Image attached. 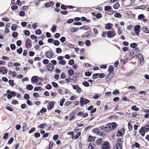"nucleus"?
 Masks as SVG:
<instances>
[{"instance_id": "obj_1", "label": "nucleus", "mask_w": 149, "mask_h": 149, "mask_svg": "<svg viewBox=\"0 0 149 149\" xmlns=\"http://www.w3.org/2000/svg\"><path fill=\"white\" fill-rule=\"evenodd\" d=\"M149 132V126L146 125L144 127H142L139 131V133L142 136H144L145 132Z\"/></svg>"}, {"instance_id": "obj_2", "label": "nucleus", "mask_w": 149, "mask_h": 149, "mask_svg": "<svg viewBox=\"0 0 149 149\" xmlns=\"http://www.w3.org/2000/svg\"><path fill=\"white\" fill-rule=\"evenodd\" d=\"M80 102L81 106L82 107L84 105L87 104L90 102V101L87 99L84 98L83 97H81L80 99Z\"/></svg>"}, {"instance_id": "obj_3", "label": "nucleus", "mask_w": 149, "mask_h": 149, "mask_svg": "<svg viewBox=\"0 0 149 149\" xmlns=\"http://www.w3.org/2000/svg\"><path fill=\"white\" fill-rule=\"evenodd\" d=\"M116 35L115 32L113 31H108L107 32V36L109 38H112Z\"/></svg>"}, {"instance_id": "obj_4", "label": "nucleus", "mask_w": 149, "mask_h": 149, "mask_svg": "<svg viewBox=\"0 0 149 149\" xmlns=\"http://www.w3.org/2000/svg\"><path fill=\"white\" fill-rule=\"evenodd\" d=\"M110 145L107 142H104L102 143V149H110Z\"/></svg>"}, {"instance_id": "obj_5", "label": "nucleus", "mask_w": 149, "mask_h": 149, "mask_svg": "<svg viewBox=\"0 0 149 149\" xmlns=\"http://www.w3.org/2000/svg\"><path fill=\"white\" fill-rule=\"evenodd\" d=\"M25 46L27 48H30L31 47V41L29 39H28L26 40Z\"/></svg>"}, {"instance_id": "obj_6", "label": "nucleus", "mask_w": 149, "mask_h": 149, "mask_svg": "<svg viewBox=\"0 0 149 149\" xmlns=\"http://www.w3.org/2000/svg\"><path fill=\"white\" fill-rule=\"evenodd\" d=\"M45 56L48 58H51L53 56V53L51 50L47 51L45 54Z\"/></svg>"}, {"instance_id": "obj_7", "label": "nucleus", "mask_w": 149, "mask_h": 149, "mask_svg": "<svg viewBox=\"0 0 149 149\" xmlns=\"http://www.w3.org/2000/svg\"><path fill=\"white\" fill-rule=\"evenodd\" d=\"M108 125L110 129L111 130H113L116 128L117 125L115 123L113 122L109 124Z\"/></svg>"}, {"instance_id": "obj_8", "label": "nucleus", "mask_w": 149, "mask_h": 149, "mask_svg": "<svg viewBox=\"0 0 149 149\" xmlns=\"http://www.w3.org/2000/svg\"><path fill=\"white\" fill-rule=\"evenodd\" d=\"M140 29L141 26L140 25H137L134 26V31L137 35L139 34Z\"/></svg>"}, {"instance_id": "obj_9", "label": "nucleus", "mask_w": 149, "mask_h": 149, "mask_svg": "<svg viewBox=\"0 0 149 149\" xmlns=\"http://www.w3.org/2000/svg\"><path fill=\"white\" fill-rule=\"evenodd\" d=\"M54 104V102H50L47 105V108L48 109L51 110L53 108Z\"/></svg>"}, {"instance_id": "obj_10", "label": "nucleus", "mask_w": 149, "mask_h": 149, "mask_svg": "<svg viewBox=\"0 0 149 149\" xmlns=\"http://www.w3.org/2000/svg\"><path fill=\"white\" fill-rule=\"evenodd\" d=\"M124 129L119 130L117 133L116 136H120L124 134Z\"/></svg>"}, {"instance_id": "obj_11", "label": "nucleus", "mask_w": 149, "mask_h": 149, "mask_svg": "<svg viewBox=\"0 0 149 149\" xmlns=\"http://www.w3.org/2000/svg\"><path fill=\"white\" fill-rule=\"evenodd\" d=\"M7 70L4 67H2L0 68V73L1 74H5L7 73Z\"/></svg>"}, {"instance_id": "obj_12", "label": "nucleus", "mask_w": 149, "mask_h": 149, "mask_svg": "<svg viewBox=\"0 0 149 149\" xmlns=\"http://www.w3.org/2000/svg\"><path fill=\"white\" fill-rule=\"evenodd\" d=\"M47 67L48 70L49 71H51L53 69L54 66L52 64L49 63L47 65Z\"/></svg>"}, {"instance_id": "obj_13", "label": "nucleus", "mask_w": 149, "mask_h": 149, "mask_svg": "<svg viewBox=\"0 0 149 149\" xmlns=\"http://www.w3.org/2000/svg\"><path fill=\"white\" fill-rule=\"evenodd\" d=\"M113 24L111 23H108L106 24L105 26V29L107 30L110 29L113 26Z\"/></svg>"}, {"instance_id": "obj_14", "label": "nucleus", "mask_w": 149, "mask_h": 149, "mask_svg": "<svg viewBox=\"0 0 149 149\" xmlns=\"http://www.w3.org/2000/svg\"><path fill=\"white\" fill-rule=\"evenodd\" d=\"M38 80V77L36 76H33L31 78V82L36 83Z\"/></svg>"}, {"instance_id": "obj_15", "label": "nucleus", "mask_w": 149, "mask_h": 149, "mask_svg": "<svg viewBox=\"0 0 149 149\" xmlns=\"http://www.w3.org/2000/svg\"><path fill=\"white\" fill-rule=\"evenodd\" d=\"M114 149H122L121 144L120 143H117L114 147Z\"/></svg>"}, {"instance_id": "obj_16", "label": "nucleus", "mask_w": 149, "mask_h": 149, "mask_svg": "<svg viewBox=\"0 0 149 149\" xmlns=\"http://www.w3.org/2000/svg\"><path fill=\"white\" fill-rule=\"evenodd\" d=\"M103 139L101 138H100L97 140L96 141V142L97 145H101L102 144V143H103Z\"/></svg>"}, {"instance_id": "obj_17", "label": "nucleus", "mask_w": 149, "mask_h": 149, "mask_svg": "<svg viewBox=\"0 0 149 149\" xmlns=\"http://www.w3.org/2000/svg\"><path fill=\"white\" fill-rule=\"evenodd\" d=\"M112 76H111L110 74H109L106 77V79L107 81H110L112 78Z\"/></svg>"}, {"instance_id": "obj_18", "label": "nucleus", "mask_w": 149, "mask_h": 149, "mask_svg": "<svg viewBox=\"0 0 149 149\" xmlns=\"http://www.w3.org/2000/svg\"><path fill=\"white\" fill-rule=\"evenodd\" d=\"M90 32L89 31L85 33L82 36L83 38H86L90 36Z\"/></svg>"}, {"instance_id": "obj_19", "label": "nucleus", "mask_w": 149, "mask_h": 149, "mask_svg": "<svg viewBox=\"0 0 149 149\" xmlns=\"http://www.w3.org/2000/svg\"><path fill=\"white\" fill-rule=\"evenodd\" d=\"M93 132L96 134H98L100 132V130L97 128H96L93 129L92 131Z\"/></svg>"}, {"instance_id": "obj_20", "label": "nucleus", "mask_w": 149, "mask_h": 149, "mask_svg": "<svg viewBox=\"0 0 149 149\" xmlns=\"http://www.w3.org/2000/svg\"><path fill=\"white\" fill-rule=\"evenodd\" d=\"M17 26L15 24H13L12 26L11 29L13 31H15L17 29Z\"/></svg>"}, {"instance_id": "obj_21", "label": "nucleus", "mask_w": 149, "mask_h": 149, "mask_svg": "<svg viewBox=\"0 0 149 149\" xmlns=\"http://www.w3.org/2000/svg\"><path fill=\"white\" fill-rule=\"evenodd\" d=\"M54 4L52 2H51L48 3H46L45 4V6L46 7H48L51 6L53 5Z\"/></svg>"}, {"instance_id": "obj_22", "label": "nucleus", "mask_w": 149, "mask_h": 149, "mask_svg": "<svg viewBox=\"0 0 149 149\" xmlns=\"http://www.w3.org/2000/svg\"><path fill=\"white\" fill-rule=\"evenodd\" d=\"M79 29L77 28H73L70 29V31L72 33H74L76 31H78Z\"/></svg>"}, {"instance_id": "obj_23", "label": "nucleus", "mask_w": 149, "mask_h": 149, "mask_svg": "<svg viewBox=\"0 0 149 149\" xmlns=\"http://www.w3.org/2000/svg\"><path fill=\"white\" fill-rule=\"evenodd\" d=\"M103 128L104 131H105L108 132L111 130L109 128V127L108 125H107L106 127H103Z\"/></svg>"}, {"instance_id": "obj_24", "label": "nucleus", "mask_w": 149, "mask_h": 149, "mask_svg": "<svg viewBox=\"0 0 149 149\" xmlns=\"http://www.w3.org/2000/svg\"><path fill=\"white\" fill-rule=\"evenodd\" d=\"M114 16L118 18H121L122 17L121 15L118 13H117L114 14Z\"/></svg>"}, {"instance_id": "obj_25", "label": "nucleus", "mask_w": 149, "mask_h": 149, "mask_svg": "<svg viewBox=\"0 0 149 149\" xmlns=\"http://www.w3.org/2000/svg\"><path fill=\"white\" fill-rule=\"evenodd\" d=\"M95 137H93L91 136H89L88 139V141L89 142H92L94 141Z\"/></svg>"}, {"instance_id": "obj_26", "label": "nucleus", "mask_w": 149, "mask_h": 149, "mask_svg": "<svg viewBox=\"0 0 149 149\" xmlns=\"http://www.w3.org/2000/svg\"><path fill=\"white\" fill-rule=\"evenodd\" d=\"M85 43L86 46H89L91 45V42L89 40H87L85 42Z\"/></svg>"}, {"instance_id": "obj_27", "label": "nucleus", "mask_w": 149, "mask_h": 149, "mask_svg": "<svg viewBox=\"0 0 149 149\" xmlns=\"http://www.w3.org/2000/svg\"><path fill=\"white\" fill-rule=\"evenodd\" d=\"M94 146V144H93V143H90L88 145V148H89V149H94V148L93 146Z\"/></svg>"}, {"instance_id": "obj_28", "label": "nucleus", "mask_w": 149, "mask_h": 149, "mask_svg": "<svg viewBox=\"0 0 149 149\" xmlns=\"http://www.w3.org/2000/svg\"><path fill=\"white\" fill-rule=\"evenodd\" d=\"M33 87L32 85L29 84L27 85L26 89L29 90H31L33 89Z\"/></svg>"}, {"instance_id": "obj_29", "label": "nucleus", "mask_w": 149, "mask_h": 149, "mask_svg": "<svg viewBox=\"0 0 149 149\" xmlns=\"http://www.w3.org/2000/svg\"><path fill=\"white\" fill-rule=\"evenodd\" d=\"M111 9V6H105L104 7V9L105 11H109Z\"/></svg>"}, {"instance_id": "obj_30", "label": "nucleus", "mask_w": 149, "mask_h": 149, "mask_svg": "<svg viewBox=\"0 0 149 149\" xmlns=\"http://www.w3.org/2000/svg\"><path fill=\"white\" fill-rule=\"evenodd\" d=\"M131 109L133 110H135V111H138L139 110V109L135 105L131 107Z\"/></svg>"}, {"instance_id": "obj_31", "label": "nucleus", "mask_w": 149, "mask_h": 149, "mask_svg": "<svg viewBox=\"0 0 149 149\" xmlns=\"http://www.w3.org/2000/svg\"><path fill=\"white\" fill-rule=\"evenodd\" d=\"M58 63L61 65H64L66 64V62L65 61L61 60L58 62Z\"/></svg>"}, {"instance_id": "obj_32", "label": "nucleus", "mask_w": 149, "mask_h": 149, "mask_svg": "<svg viewBox=\"0 0 149 149\" xmlns=\"http://www.w3.org/2000/svg\"><path fill=\"white\" fill-rule=\"evenodd\" d=\"M56 25L53 26L51 29V31L53 33H54L56 31Z\"/></svg>"}, {"instance_id": "obj_33", "label": "nucleus", "mask_w": 149, "mask_h": 149, "mask_svg": "<svg viewBox=\"0 0 149 149\" xmlns=\"http://www.w3.org/2000/svg\"><path fill=\"white\" fill-rule=\"evenodd\" d=\"M8 83L10 84V85L12 86H14V81L13 80L10 79L8 81Z\"/></svg>"}, {"instance_id": "obj_34", "label": "nucleus", "mask_w": 149, "mask_h": 149, "mask_svg": "<svg viewBox=\"0 0 149 149\" xmlns=\"http://www.w3.org/2000/svg\"><path fill=\"white\" fill-rule=\"evenodd\" d=\"M119 7V4L118 3H117L115 4L113 6V8L116 9H118Z\"/></svg>"}, {"instance_id": "obj_35", "label": "nucleus", "mask_w": 149, "mask_h": 149, "mask_svg": "<svg viewBox=\"0 0 149 149\" xmlns=\"http://www.w3.org/2000/svg\"><path fill=\"white\" fill-rule=\"evenodd\" d=\"M56 52L58 54L61 53L62 52V50L60 48H57L56 49Z\"/></svg>"}, {"instance_id": "obj_36", "label": "nucleus", "mask_w": 149, "mask_h": 149, "mask_svg": "<svg viewBox=\"0 0 149 149\" xmlns=\"http://www.w3.org/2000/svg\"><path fill=\"white\" fill-rule=\"evenodd\" d=\"M82 84L85 87H88L89 86V84L87 81H84L83 82Z\"/></svg>"}, {"instance_id": "obj_37", "label": "nucleus", "mask_w": 149, "mask_h": 149, "mask_svg": "<svg viewBox=\"0 0 149 149\" xmlns=\"http://www.w3.org/2000/svg\"><path fill=\"white\" fill-rule=\"evenodd\" d=\"M24 98L26 100H28L30 99V96L28 94H25L24 95Z\"/></svg>"}, {"instance_id": "obj_38", "label": "nucleus", "mask_w": 149, "mask_h": 149, "mask_svg": "<svg viewBox=\"0 0 149 149\" xmlns=\"http://www.w3.org/2000/svg\"><path fill=\"white\" fill-rule=\"evenodd\" d=\"M53 44L55 46H58L60 44V42L58 40H55L53 42Z\"/></svg>"}, {"instance_id": "obj_39", "label": "nucleus", "mask_w": 149, "mask_h": 149, "mask_svg": "<svg viewBox=\"0 0 149 149\" xmlns=\"http://www.w3.org/2000/svg\"><path fill=\"white\" fill-rule=\"evenodd\" d=\"M74 71L72 70H69L68 71V73L69 75V77L71 76L73 73Z\"/></svg>"}, {"instance_id": "obj_40", "label": "nucleus", "mask_w": 149, "mask_h": 149, "mask_svg": "<svg viewBox=\"0 0 149 149\" xmlns=\"http://www.w3.org/2000/svg\"><path fill=\"white\" fill-rule=\"evenodd\" d=\"M10 47L11 49L13 50H14L16 48V46L15 45L13 44H11L10 45Z\"/></svg>"}, {"instance_id": "obj_41", "label": "nucleus", "mask_w": 149, "mask_h": 149, "mask_svg": "<svg viewBox=\"0 0 149 149\" xmlns=\"http://www.w3.org/2000/svg\"><path fill=\"white\" fill-rule=\"evenodd\" d=\"M99 73H96L93 75V77L94 79H96L99 77Z\"/></svg>"}, {"instance_id": "obj_42", "label": "nucleus", "mask_w": 149, "mask_h": 149, "mask_svg": "<svg viewBox=\"0 0 149 149\" xmlns=\"http://www.w3.org/2000/svg\"><path fill=\"white\" fill-rule=\"evenodd\" d=\"M23 49L22 47L19 48V49H18L17 50V52L19 54L22 53V52Z\"/></svg>"}, {"instance_id": "obj_43", "label": "nucleus", "mask_w": 149, "mask_h": 149, "mask_svg": "<svg viewBox=\"0 0 149 149\" xmlns=\"http://www.w3.org/2000/svg\"><path fill=\"white\" fill-rule=\"evenodd\" d=\"M65 101V99L63 98H62L60 101V105L61 106H62L63 105V103Z\"/></svg>"}, {"instance_id": "obj_44", "label": "nucleus", "mask_w": 149, "mask_h": 149, "mask_svg": "<svg viewBox=\"0 0 149 149\" xmlns=\"http://www.w3.org/2000/svg\"><path fill=\"white\" fill-rule=\"evenodd\" d=\"M145 17L144 15L143 14H140L138 17V19L139 20H141Z\"/></svg>"}, {"instance_id": "obj_45", "label": "nucleus", "mask_w": 149, "mask_h": 149, "mask_svg": "<svg viewBox=\"0 0 149 149\" xmlns=\"http://www.w3.org/2000/svg\"><path fill=\"white\" fill-rule=\"evenodd\" d=\"M95 16L97 19H99L101 17L102 15L101 13H98L96 14Z\"/></svg>"}, {"instance_id": "obj_46", "label": "nucleus", "mask_w": 149, "mask_h": 149, "mask_svg": "<svg viewBox=\"0 0 149 149\" xmlns=\"http://www.w3.org/2000/svg\"><path fill=\"white\" fill-rule=\"evenodd\" d=\"M138 57L140 60L141 61H143L144 60L143 58V56L141 54H138Z\"/></svg>"}, {"instance_id": "obj_47", "label": "nucleus", "mask_w": 149, "mask_h": 149, "mask_svg": "<svg viewBox=\"0 0 149 149\" xmlns=\"http://www.w3.org/2000/svg\"><path fill=\"white\" fill-rule=\"evenodd\" d=\"M47 124L46 123L42 124L40 125L39 126V127L40 128H43Z\"/></svg>"}, {"instance_id": "obj_48", "label": "nucleus", "mask_w": 149, "mask_h": 149, "mask_svg": "<svg viewBox=\"0 0 149 149\" xmlns=\"http://www.w3.org/2000/svg\"><path fill=\"white\" fill-rule=\"evenodd\" d=\"M137 46V45L136 43H132L131 44L130 46L132 48H135Z\"/></svg>"}, {"instance_id": "obj_49", "label": "nucleus", "mask_w": 149, "mask_h": 149, "mask_svg": "<svg viewBox=\"0 0 149 149\" xmlns=\"http://www.w3.org/2000/svg\"><path fill=\"white\" fill-rule=\"evenodd\" d=\"M12 36L14 38H16L18 36V33L16 32H14L12 34Z\"/></svg>"}, {"instance_id": "obj_50", "label": "nucleus", "mask_w": 149, "mask_h": 149, "mask_svg": "<svg viewBox=\"0 0 149 149\" xmlns=\"http://www.w3.org/2000/svg\"><path fill=\"white\" fill-rule=\"evenodd\" d=\"M52 88V86L50 84H48L45 86L46 89L50 90Z\"/></svg>"}, {"instance_id": "obj_51", "label": "nucleus", "mask_w": 149, "mask_h": 149, "mask_svg": "<svg viewBox=\"0 0 149 149\" xmlns=\"http://www.w3.org/2000/svg\"><path fill=\"white\" fill-rule=\"evenodd\" d=\"M41 87H35L34 88V90L36 91H38L41 90Z\"/></svg>"}, {"instance_id": "obj_52", "label": "nucleus", "mask_w": 149, "mask_h": 149, "mask_svg": "<svg viewBox=\"0 0 149 149\" xmlns=\"http://www.w3.org/2000/svg\"><path fill=\"white\" fill-rule=\"evenodd\" d=\"M60 36V34L58 33H56L54 35V37L56 38H58Z\"/></svg>"}, {"instance_id": "obj_53", "label": "nucleus", "mask_w": 149, "mask_h": 149, "mask_svg": "<svg viewBox=\"0 0 149 149\" xmlns=\"http://www.w3.org/2000/svg\"><path fill=\"white\" fill-rule=\"evenodd\" d=\"M112 93L114 95H116L119 94L120 93L118 91V90H117L115 91H114Z\"/></svg>"}, {"instance_id": "obj_54", "label": "nucleus", "mask_w": 149, "mask_h": 149, "mask_svg": "<svg viewBox=\"0 0 149 149\" xmlns=\"http://www.w3.org/2000/svg\"><path fill=\"white\" fill-rule=\"evenodd\" d=\"M52 84L53 86L55 88H56L58 86L57 84L54 82H52Z\"/></svg>"}, {"instance_id": "obj_55", "label": "nucleus", "mask_w": 149, "mask_h": 149, "mask_svg": "<svg viewBox=\"0 0 149 149\" xmlns=\"http://www.w3.org/2000/svg\"><path fill=\"white\" fill-rule=\"evenodd\" d=\"M143 31L146 33H149V31L148 28L146 27L143 28Z\"/></svg>"}, {"instance_id": "obj_56", "label": "nucleus", "mask_w": 149, "mask_h": 149, "mask_svg": "<svg viewBox=\"0 0 149 149\" xmlns=\"http://www.w3.org/2000/svg\"><path fill=\"white\" fill-rule=\"evenodd\" d=\"M74 61L73 59H70L68 62V64L70 65H72L74 63Z\"/></svg>"}, {"instance_id": "obj_57", "label": "nucleus", "mask_w": 149, "mask_h": 149, "mask_svg": "<svg viewBox=\"0 0 149 149\" xmlns=\"http://www.w3.org/2000/svg\"><path fill=\"white\" fill-rule=\"evenodd\" d=\"M138 115H139V114H138L136 112H135L132 113V116L133 117L135 118Z\"/></svg>"}, {"instance_id": "obj_58", "label": "nucleus", "mask_w": 149, "mask_h": 149, "mask_svg": "<svg viewBox=\"0 0 149 149\" xmlns=\"http://www.w3.org/2000/svg\"><path fill=\"white\" fill-rule=\"evenodd\" d=\"M66 38L64 37H62L60 39V41L62 43H63L65 40Z\"/></svg>"}, {"instance_id": "obj_59", "label": "nucleus", "mask_w": 149, "mask_h": 149, "mask_svg": "<svg viewBox=\"0 0 149 149\" xmlns=\"http://www.w3.org/2000/svg\"><path fill=\"white\" fill-rule=\"evenodd\" d=\"M81 132H77L76 135H75L74 136V138L75 139H77L79 137L80 135H81Z\"/></svg>"}, {"instance_id": "obj_60", "label": "nucleus", "mask_w": 149, "mask_h": 149, "mask_svg": "<svg viewBox=\"0 0 149 149\" xmlns=\"http://www.w3.org/2000/svg\"><path fill=\"white\" fill-rule=\"evenodd\" d=\"M35 33L37 35H40L41 33V31L40 29H39L36 31Z\"/></svg>"}, {"instance_id": "obj_61", "label": "nucleus", "mask_w": 149, "mask_h": 149, "mask_svg": "<svg viewBox=\"0 0 149 149\" xmlns=\"http://www.w3.org/2000/svg\"><path fill=\"white\" fill-rule=\"evenodd\" d=\"M24 34L25 35L29 36L30 35V33L28 30H25L24 32Z\"/></svg>"}, {"instance_id": "obj_62", "label": "nucleus", "mask_w": 149, "mask_h": 149, "mask_svg": "<svg viewBox=\"0 0 149 149\" xmlns=\"http://www.w3.org/2000/svg\"><path fill=\"white\" fill-rule=\"evenodd\" d=\"M27 24V23L26 22H22L21 23V25L23 27H25Z\"/></svg>"}, {"instance_id": "obj_63", "label": "nucleus", "mask_w": 149, "mask_h": 149, "mask_svg": "<svg viewBox=\"0 0 149 149\" xmlns=\"http://www.w3.org/2000/svg\"><path fill=\"white\" fill-rule=\"evenodd\" d=\"M114 70V68L113 67H110L108 69V71L110 72L111 73Z\"/></svg>"}, {"instance_id": "obj_64", "label": "nucleus", "mask_w": 149, "mask_h": 149, "mask_svg": "<svg viewBox=\"0 0 149 149\" xmlns=\"http://www.w3.org/2000/svg\"><path fill=\"white\" fill-rule=\"evenodd\" d=\"M85 75L87 77H89L91 75V73L89 72H85Z\"/></svg>"}]
</instances>
